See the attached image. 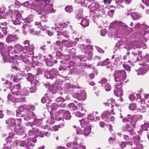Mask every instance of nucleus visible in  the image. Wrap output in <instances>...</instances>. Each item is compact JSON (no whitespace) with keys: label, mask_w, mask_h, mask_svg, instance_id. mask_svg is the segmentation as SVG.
<instances>
[{"label":"nucleus","mask_w":149,"mask_h":149,"mask_svg":"<svg viewBox=\"0 0 149 149\" xmlns=\"http://www.w3.org/2000/svg\"><path fill=\"white\" fill-rule=\"evenodd\" d=\"M34 106L30 105H24L21 106L19 109L17 111V116L18 117H23L26 115L29 119L31 118V115L33 114V112L30 110V109L34 107Z\"/></svg>","instance_id":"f257e3e1"},{"label":"nucleus","mask_w":149,"mask_h":149,"mask_svg":"<svg viewBox=\"0 0 149 149\" xmlns=\"http://www.w3.org/2000/svg\"><path fill=\"white\" fill-rule=\"evenodd\" d=\"M126 78V72L123 70H116L115 72L114 79L116 82L118 84H122L123 81Z\"/></svg>","instance_id":"f03ea898"},{"label":"nucleus","mask_w":149,"mask_h":149,"mask_svg":"<svg viewBox=\"0 0 149 149\" xmlns=\"http://www.w3.org/2000/svg\"><path fill=\"white\" fill-rule=\"evenodd\" d=\"M111 102V103H105V105L106 106H109V107L111 109V111H105L103 112L102 114V116L103 117H105L106 118H109V116H110L111 114L113 113L114 111H115L116 109L117 108L116 106H115L112 104L113 102L114 103L115 100L113 98L109 100V102Z\"/></svg>","instance_id":"7ed1b4c3"},{"label":"nucleus","mask_w":149,"mask_h":149,"mask_svg":"<svg viewBox=\"0 0 149 149\" xmlns=\"http://www.w3.org/2000/svg\"><path fill=\"white\" fill-rule=\"evenodd\" d=\"M78 140V139H75L74 142L68 143L67 144V146L69 148H72V149H86L85 146L81 143L78 144L77 142Z\"/></svg>","instance_id":"20e7f679"},{"label":"nucleus","mask_w":149,"mask_h":149,"mask_svg":"<svg viewBox=\"0 0 149 149\" xmlns=\"http://www.w3.org/2000/svg\"><path fill=\"white\" fill-rule=\"evenodd\" d=\"M142 115L139 114H136L133 116L129 114L128 115L127 118L129 122L132 125L133 128L136 127V124L138 120L141 118Z\"/></svg>","instance_id":"39448f33"},{"label":"nucleus","mask_w":149,"mask_h":149,"mask_svg":"<svg viewBox=\"0 0 149 149\" xmlns=\"http://www.w3.org/2000/svg\"><path fill=\"white\" fill-rule=\"evenodd\" d=\"M21 88L20 84H18L15 85H13L11 87L10 90L13 93V97L16 99H20L21 98V95H19V89Z\"/></svg>","instance_id":"423d86ee"},{"label":"nucleus","mask_w":149,"mask_h":149,"mask_svg":"<svg viewBox=\"0 0 149 149\" xmlns=\"http://www.w3.org/2000/svg\"><path fill=\"white\" fill-rule=\"evenodd\" d=\"M122 122L124 123H126L125 124L123 127V131L124 132H134L132 127L131 126V124L129 122V120L126 118H123L122 119Z\"/></svg>","instance_id":"0eeeda50"},{"label":"nucleus","mask_w":149,"mask_h":149,"mask_svg":"<svg viewBox=\"0 0 149 149\" xmlns=\"http://www.w3.org/2000/svg\"><path fill=\"white\" fill-rule=\"evenodd\" d=\"M93 49V46L92 45H88L85 48L84 50L82 51L85 54H87V59L89 60H91L93 54L92 50Z\"/></svg>","instance_id":"6e6552de"},{"label":"nucleus","mask_w":149,"mask_h":149,"mask_svg":"<svg viewBox=\"0 0 149 149\" xmlns=\"http://www.w3.org/2000/svg\"><path fill=\"white\" fill-rule=\"evenodd\" d=\"M135 134V132H128L127 133L123 135V137L125 140L128 141L127 142L128 144L132 146V143L130 141L131 140V139H132V137L134 136Z\"/></svg>","instance_id":"1a4fd4ad"},{"label":"nucleus","mask_w":149,"mask_h":149,"mask_svg":"<svg viewBox=\"0 0 149 149\" xmlns=\"http://www.w3.org/2000/svg\"><path fill=\"white\" fill-rule=\"evenodd\" d=\"M15 48L17 52L19 53L22 55L23 57H25L26 54L27 53V50L25 49L24 47L19 44H17L15 45Z\"/></svg>","instance_id":"9d476101"},{"label":"nucleus","mask_w":149,"mask_h":149,"mask_svg":"<svg viewBox=\"0 0 149 149\" xmlns=\"http://www.w3.org/2000/svg\"><path fill=\"white\" fill-rule=\"evenodd\" d=\"M122 84H118V83L116 84V86L114 90V93L116 96H120L123 95V91L122 89Z\"/></svg>","instance_id":"9b49d317"},{"label":"nucleus","mask_w":149,"mask_h":149,"mask_svg":"<svg viewBox=\"0 0 149 149\" xmlns=\"http://www.w3.org/2000/svg\"><path fill=\"white\" fill-rule=\"evenodd\" d=\"M59 113H63V118L66 120H69L71 118V116L69 111L65 110L60 109L58 111Z\"/></svg>","instance_id":"f8f14e48"},{"label":"nucleus","mask_w":149,"mask_h":149,"mask_svg":"<svg viewBox=\"0 0 149 149\" xmlns=\"http://www.w3.org/2000/svg\"><path fill=\"white\" fill-rule=\"evenodd\" d=\"M18 38L16 35H9L6 39V42L8 43L12 42L16 40Z\"/></svg>","instance_id":"ddd939ff"},{"label":"nucleus","mask_w":149,"mask_h":149,"mask_svg":"<svg viewBox=\"0 0 149 149\" xmlns=\"http://www.w3.org/2000/svg\"><path fill=\"white\" fill-rule=\"evenodd\" d=\"M49 75V78L52 79L56 77L58 74V72L56 69L53 68L51 70L47 72Z\"/></svg>","instance_id":"4468645a"},{"label":"nucleus","mask_w":149,"mask_h":149,"mask_svg":"<svg viewBox=\"0 0 149 149\" xmlns=\"http://www.w3.org/2000/svg\"><path fill=\"white\" fill-rule=\"evenodd\" d=\"M16 17L15 19L12 20L13 24L15 25L20 24L21 23V20H22V19L21 18V14L19 13H17L16 15Z\"/></svg>","instance_id":"2eb2a0df"},{"label":"nucleus","mask_w":149,"mask_h":149,"mask_svg":"<svg viewBox=\"0 0 149 149\" xmlns=\"http://www.w3.org/2000/svg\"><path fill=\"white\" fill-rule=\"evenodd\" d=\"M53 4H52L51 5L49 4L45 5L42 9L43 10L46 11L47 13H51L52 10L53 9Z\"/></svg>","instance_id":"dca6fc26"},{"label":"nucleus","mask_w":149,"mask_h":149,"mask_svg":"<svg viewBox=\"0 0 149 149\" xmlns=\"http://www.w3.org/2000/svg\"><path fill=\"white\" fill-rule=\"evenodd\" d=\"M79 121L80 122L81 125L83 127H86L90 125H89V122L87 119L84 120L82 119L81 120H79Z\"/></svg>","instance_id":"f3484780"},{"label":"nucleus","mask_w":149,"mask_h":149,"mask_svg":"<svg viewBox=\"0 0 149 149\" xmlns=\"http://www.w3.org/2000/svg\"><path fill=\"white\" fill-rule=\"evenodd\" d=\"M83 11L82 9H80L78 10H76L75 11V13L76 14V17L78 19H82L83 17L82 16Z\"/></svg>","instance_id":"a211bd4d"},{"label":"nucleus","mask_w":149,"mask_h":149,"mask_svg":"<svg viewBox=\"0 0 149 149\" xmlns=\"http://www.w3.org/2000/svg\"><path fill=\"white\" fill-rule=\"evenodd\" d=\"M47 32V30L44 27H42L38 29L37 36H44L46 33Z\"/></svg>","instance_id":"6ab92c4d"},{"label":"nucleus","mask_w":149,"mask_h":149,"mask_svg":"<svg viewBox=\"0 0 149 149\" xmlns=\"http://www.w3.org/2000/svg\"><path fill=\"white\" fill-rule=\"evenodd\" d=\"M59 70L61 71V73H63L61 75L63 77H67V75L68 74L67 70H66V68L64 66L61 65L59 68Z\"/></svg>","instance_id":"aec40b11"},{"label":"nucleus","mask_w":149,"mask_h":149,"mask_svg":"<svg viewBox=\"0 0 149 149\" xmlns=\"http://www.w3.org/2000/svg\"><path fill=\"white\" fill-rule=\"evenodd\" d=\"M29 92L28 90L26 88H24L21 91L19 92V95H21V97L22 95L24 96H27L29 95Z\"/></svg>","instance_id":"412c9836"},{"label":"nucleus","mask_w":149,"mask_h":149,"mask_svg":"<svg viewBox=\"0 0 149 149\" xmlns=\"http://www.w3.org/2000/svg\"><path fill=\"white\" fill-rule=\"evenodd\" d=\"M88 8L91 10H95L99 8V4H96L95 3H92L88 6Z\"/></svg>","instance_id":"4be33fe9"},{"label":"nucleus","mask_w":149,"mask_h":149,"mask_svg":"<svg viewBox=\"0 0 149 149\" xmlns=\"http://www.w3.org/2000/svg\"><path fill=\"white\" fill-rule=\"evenodd\" d=\"M91 132V127L90 125L88 126L87 127L84 128V135L87 136Z\"/></svg>","instance_id":"5701e85b"},{"label":"nucleus","mask_w":149,"mask_h":149,"mask_svg":"<svg viewBox=\"0 0 149 149\" xmlns=\"http://www.w3.org/2000/svg\"><path fill=\"white\" fill-rule=\"evenodd\" d=\"M81 24L83 26L86 27L88 25L89 22L86 18H84L81 20Z\"/></svg>","instance_id":"b1692460"},{"label":"nucleus","mask_w":149,"mask_h":149,"mask_svg":"<svg viewBox=\"0 0 149 149\" xmlns=\"http://www.w3.org/2000/svg\"><path fill=\"white\" fill-rule=\"evenodd\" d=\"M130 15L132 19L135 20H136L139 19L140 17H141L139 15H138L136 13L134 12L132 13Z\"/></svg>","instance_id":"393cba45"},{"label":"nucleus","mask_w":149,"mask_h":149,"mask_svg":"<svg viewBox=\"0 0 149 149\" xmlns=\"http://www.w3.org/2000/svg\"><path fill=\"white\" fill-rule=\"evenodd\" d=\"M21 76L18 73L14 77L13 76H12L11 78H13V80L15 82H17L19 81L21 79Z\"/></svg>","instance_id":"a878e982"},{"label":"nucleus","mask_w":149,"mask_h":149,"mask_svg":"<svg viewBox=\"0 0 149 149\" xmlns=\"http://www.w3.org/2000/svg\"><path fill=\"white\" fill-rule=\"evenodd\" d=\"M132 139L134 141V142L136 145H137V144H138L139 143H140L139 142L140 138L139 135L135 136H134Z\"/></svg>","instance_id":"bb28decb"},{"label":"nucleus","mask_w":149,"mask_h":149,"mask_svg":"<svg viewBox=\"0 0 149 149\" xmlns=\"http://www.w3.org/2000/svg\"><path fill=\"white\" fill-rule=\"evenodd\" d=\"M38 28H35L30 30V33L33 35H37Z\"/></svg>","instance_id":"cd10ccee"},{"label":"nucleus","mask_w":149,"mask_h":149,"mask_svg":"<svg viewBox=\"0 0 149 149\" xmlns=\"http://www.w3.org/2000/svg\"><path fill=\"white\" fill-rule=\"evenodd\" d=\"M64 123H62L60 124V125H56L55 126H53V127L51 128L52 129V128H53V130L54 131H58V129L60 127H61L64 126Z\"/></svg>","instance_id":"c85d7f7f"},{"label":"nucleus","mask_w":149,"mask_h":149,"mask_svg":"<svg viewBox=\"0 0 149 149\" xmlns=\"http://www.w3.org/2000/svg\"><path fill=\"white\" fill-rule=\"evenodd\" d=\"M25 49L27 51L28 50L29 52H31L33 51L34 47L32 45H29V46L26 45L25 46Z\"/></svg>","instance_id":"c756f323"},{"label":"nucleus","mask_w":149,"mask_h":149,"mask_svg":"<svg viewBox=\"0 0 149 149\" xmlns=\"http://www.w3.org/2000/svg\"><path fill=\"white\" fill-rule=\"evenodd\" d=\"M27 80L30 81L32 82L34 79V77L33 75L31 73H29L28 74V77L27 78Z\"/></svg>","instance_id":"7c9ffc66"},{"label":"nucleus","mask_w":149,"mask_h":149,"mask_svg":"<svg viewBox=\"0 0 149 149\" xmlns=\"http://www.w3.org/2000/svg\"><path fill=\"white\" fill-rule=\"evenodd\" d=\"M36 90L37 86L35 84L32 85L29 89L31 93L35 92Z\"/></svg>","instance_id":"2f4dec72"},{"label":"nucleus","mask_w":149,"mask_h":149,"mask_svg":"<svg viewBox=\"0 0 149 149\" xmlns=\"http://www.w3.org/2000/svg\"><path fill=\"white\" fill-rule=\"evenodd\" d=\"M142 128L146 131L148 130H149V124L147 123H145L143 125Z\"/></svg>","instance_id":"473e14b6"},{"label":"nucleus","mask_w":149,"mask_h":149,"mask_svg":"<svg viewBox=\"0 0 149 149\" xmlns=\"http://www.w3.org/2000/svg\"><path fill=\"white\" fill-rule=\"evenodd\" d=\"M31 145V139H28L26 142V147L28 148Z\"/></svg>","instance_id":"72a5a7b5"},{"label":"nucleus","mask_w":149,"mask_h":149,"mask_svg":"<svg viewBox=\"0 0 149 149\" xmlns=\"http://www.w3.org/2000/svg\"><path fill=\"white\" fill-rule=\"evenodd\" d=\"M69 108L72 107L71 109H72L73 110L75 111L78 109V107L74 105L73 103H72L69 104Z\"/></svg>","instance_id":"f704fd0d"},{"label":"nucleus","mask_w":149,"mask_h":149,"mask_svg":"<svg viewBox=\"0 0 149 149\" xmlns=\"http://www.w3.org/2000/svg\"><path fill=\"white\" fill-rule=\"evenodd\" d=\"M137 107V105L134 104H130L129 106V109L131 110H134L136 109Z\"/></svg>","instance_id":"c9c22d12"},{"label":"nucleus","mask_w":149,"mask_h":149,"mask_svg":"<svg viewBox=\"0 0 149 149\" xmlns=\"http://www.w3.org/2000/svg\"><path fill=\"white\" fill-rule=\"evenodd\" d=\"M48 62L47 63V65L49 66H51L53 65V63H56L57 62V61L56 59L55 60L54 59L53 61H51Z\"/></svg>","instance_id":"e433bc0d"},{"label":"nucleus","mask_w":149,"mask_h":149,"mask_svg":"<svg viewBox=\"0 0 149 149\" xmlns=\"http://www.w3.org/2000/svg\"><path fill=\"white\" fill-rule=\"evenodd\" d=\"M10 122V125L11 126H14L15 125V120L13 118H10L9 119Z\"/></svg>","instance_id":"4c0bfd02"},{"label":"nucleus","mask_w":149,"mask_h":149,"mask_svg":"<svg viewBox=\"0 0 149 149\" xmlns=\"http://www.w3.org/2000/svg\"><path fill=\"white\" fill-rule=\"evenodd\" d=\"M118 22V21H114L112 23L111 25L114 28L117 29V28L119 27Z\"/></svg>","instance_id":"58836bf2"},{"label":"nucleus","mask_w":149,"mask_h":149,"mask_svg":"<svg viewBox=\"0 0 149 149\" xmlns=\"http://www.w3.org/2000/svg\"><path fill=\"white\" fill-rule=\"evenodd\" d=\"M65 10L67 12L70 13L73 11L72 8L71 6H67L65 8Z\"/></svg>","instance_id":"ea45409f"},{"label":"nucleus","mask_w":149,"mask_h":149,"mask_svg":"<svg viewBox=\"0 0 149 149\" xmlns=\"http://www.w3.org/2000/svg\"><path fill=\"white\" fill-rule=\"evenodd\" d=\"M22 124L21 120V119H17L15 120V125H17L19 127H20Z\"/></svg>","instance_id":"a19ab883"},{"label":"nucleus","mask_w":149,"mask_h":149,"mask_svg":"<svg viewBox=\"0 0 149 149\" xmlns=\"http://www.w3.org/2000/svg\"><path fill=\"white\" fill-rule=\"evenodd\" d=\"M129 99L131 101H133L136 99V97L134 94H132L129 95Z\"/></svg>","instance_id":"79ce46f5"},{"label":"nucleus","mask_w":149,"mask_h":149,"mask_svg":"<svg viewBox=\"0 0 149 149\" xmlns=\"http://www.w3.org/2000/svg\"><path fill=\"white\" fill-rule=\"evenodd\" d=\"M105 89L106 91H109L111 90V87L109 84H107L105 85Z\"/></svg>","instance_id":"37998d69"},{"label":"nucleus","mask_w":149,"mask_h":149,"mask_svg":"<svg viewBox=\"0 0 149 149\" xmlns=\"http://www.w3.org/2000/svg\"><path fill=\"white\" fill-rule=\"evenodd\" d=\"M116 140L115 136H113L112 137L109 138V141L110 143H112L115 142Z\"/></svg>","instance_id":"c03bdc74"},{"label":"nucleus","mask_w":149,"mask_h":149,"mask_svg":"<svg viewBox=\"0 0 149 149\" xmlns=\"http://www.w3.org/2000/svg\"><path fill=\"white\" fill-rule=\"evenodd\" d=\"M15 131L16 133L18 134H21L22 133V129L19 128H15Z\"/></svg>","instance_id":"a18cd8bd"},{"label":"nucleus","mask_w":149,"mask_h":149,"mask_svg":"<svg viewBox=\"0 0 149 149\" xmlns=\"http://www.w3.org/2000/svg\"><path fill=\"white\" fill-rule=\"evenodd\" d=\"M13 47L12 46H9L7 48V51L8 54L10 53H12L13 51Z\"/></svg>","instance_id":"49530a36"},{"label":"nucleus","mask_w":149,"mask_h":149,"mask_svg":"<svg viewBox=\"0 0 149 149\" xmlns=\"http://www.w3.org/2000/svg\"><path fill=\"white\" fill-rule=\"evenodd\" d=\"M123 66L124 68L126 70L130 71L131 70V67L128 65L126 64H123Z\"/></svg>","instance_id":"de8ad7c7"},{"label":"nucleus","mask_w":149,"mask_h":149,"mask_svg":"<svg viewBox=\"0 0 149 149\" xmlns=\"http://www.w3.org/2000/svg\"><path fill=\"white\" fill-rule=\"evenodd\" d=\"M127 142H123L120 145V146L122 148L121 149H123L125 147L127 144Z\"/></svg>","instance_id":"09e8293b"},{"label":"nucleus","mask_w":149,"mask_h":149,"mask_svg":"<svg viewBox=\"0 0 149 149\" xmlns=\"http://www.w3.org/2000/svg\"><path fill=\"white\" fill-rule=\"evenodd\" d=\"M84 115H85V114H84L80 112H77L75 113V116L78 117H82L84 116Z\"/></svg>","instance_id":"8fccbe9b"},{"label":"nucleus","mask_w":149,"mask_h":149,"mask_svg":"<svg viewBox=\"0 0 149 149\" xmlns=\"http://www.w3.org/2000/svg\"><path fill=\"white\" fill-rule=\"evenodd\" d=\"M110 63V61H109V59H107L106 60L104 61L102 64L101 65H107Z\"/></svg>","instance_id":"3c124183"},{"label":"nucleus","mask_w":149,"mask_h":149,"mask_svg":"<svg viewBox=\"0 0 149 149\" xmlns=\"http://www.w3.org/2000/svg\"><path fill=\"white\" fill-rule=\"evenodd\" d=\"M19 143L20 146L26 147V142L25 141H20L19 142Z\"/></svg>","instance_id":"603ef678"},{"label":"nucleus","mask_w":149,"mask_h":149,"mask_svg":"<svg viewBox=\"0 0 149 149\" xmlns=\"http://www.w3.org/2000/svg\"><path fill=\"white\" fill-rule=\"evenodd\" d=\"M78 109L80 111H83V107L82 106V103H80L78 104Z\"/></svg>","instance_id":"864d4df0"},{"label":"nucleus","mask_w":149,"mask_h":149,"mask_svg":"<svg viewBox=\"0 0 149 149\" xmlns=\"http://www.w3.org/2000/svg\"><path fill=\"white\" fill-rule=\"evenodd\" d=\"M63 35L66 38H68L69 37L68 32L66 31H63Z\"/></svg>","instance_id":"5fc2aeb1"},{"label":"nucleus","mask_w":149,"mask_h":149,"mask_svg":"<svg viewBox=\"0 0 149 149\" xmlns=\"http://www.w3.org/2000/svg\"><path fill=\"white\" fill-rule=\"evenodd\" d=\"M6 141L7 144L10 143L12 141V138L10 136H8L6 138Z\"/></svg>","instance_id":"6e6d98bb"},{"label":"nucleus","mask_w":149,"mask_h":149,"mask_svg":"<svg viewBox=\"0 0 149 149\" xmlns=\"http://www.w3.org/2000/svg\"><path fill=\"white\" fill-rule=\"evenodd\" d=\"M5 48L4 43L2 42H0V51H2V50Z\"/></svg>","instance_id":"4d7b16f0"},{"label":"nucleus","mask_w":149,"mask_h":149,"mask_svg":"<svg viewBox=\"0 0 149 149\" xmlns=\"http://www.w3.org/2000/svg\"><path fill=\"white\" fill-rule=\"evenodd\" d=\"M136 145V147H137L138 149L139 148L140 149H143V146L141 142L139 143L138 144Z\"/></svg>","instance_id":"13d9d810"},{"label":"nucleus","mask_w":149,"mask_h":149,"mask_svg":"<svg viewBox=\"0 0 149 149\" xmlns=\"http://www.w3.org/2000/svg\"><path fill=\"white\" fill-rule=\"evenodd\" d=\"M1 30L3 32V33L5 35H6L8 33V32L7 31V29L6 27H3L1 29Z\"/></svg>","instance_id":"bf43d9fd"},{"label":"nucleus","mask_w":149,"mask_h":149,"mask_svg":"<svg viewBox=\"0 0 149 149\" xmlns=\"http://www.w3.org/2000/svg\"><path fill=\"white\" fill-rule=\"evenodd\" d=\"M140 111L142 112H145L146 111V106H142L141 108L140 109Z\"/></svg>","instance_id":"052dcab7"},{"label":"nucleus","mask_w":149,"mask_h":149,"mask_svg":"<svg viewBox=\"0 0 149 149\" xmlns=\"http://www.w3.org/2000/svg\"><path fill=\"white\" fill-rule=\"evenodd\" d=\"M56 101L57 102H64V99L61 97H58Z\"/></svg>","instance_id":"680f3d73"},{"label":"nucleus","mask_w":149,"mask_h":149,"mask_svg":"<svg viewBox=\"0 0 149 149\" xmlns=\"http://www.w3.org/2000/svg\"><path fill=\"white\" fill-rule=\"evenodd\" d=\"M76 132L77 134H81L83 133V132L81 129L78 128L76 130Z\"/></svg>","instance_id":"e2e57ef3"},{"label":"nucleus","mask_w":149,"mask_h":149,"mask_svg":"<svg viewBox=\"0 0 149 149\" xmlns=\"http://www.w3.org/2000/svg\"><path fill=\"white\" fill-rule=\"evenodd\" d=\"M106 126L109 128V130L110 132L112 131V126L111 124H106Z\"/></svg>","instance_id":"0e129e2a"},{"label":"nucleus","mask_w":149,"mask_h":149,"mask_svg":"<svg viewBox=\"0 0 149 149\" xmlns=\"http://www.w3.org/2000/svg\"><path fill=\"white\" fill-rule=\"evenodd\" d=\"M107 80L104 78H102L101 80V83L102 84H104L107 83Z\"/></svg>","instance_id":"69168bd1"},{"label":"nucleus","mask_w":149,"mask_h":149,"mask_svg":"<svg viewBox=\"0 0 149 149\" xmlns=\"http://www.w3.org/2000/svg\"><path fill=\"white\" fill-rule=\"evenodd\" d=\"M26 21L28 23L30 22L31 21H32V20L30 16H28L26 18Z\"/></svg>","instance_id":"338daca9"},{"label":"nucleus","mask_w":149,"mask_h":149,"mask_svg":"<svg viewBox=\"0 0 149 149\" xmlns=\"http://www.w3.org/2000/svg\"><path fill=\"white\" fill-rule=\"evenodd\" d=\"M106 125V124L103 121H101L99 123V125L102 127H104Z\"/></svg>","instance_id":"774afa93"}]
</instances>
